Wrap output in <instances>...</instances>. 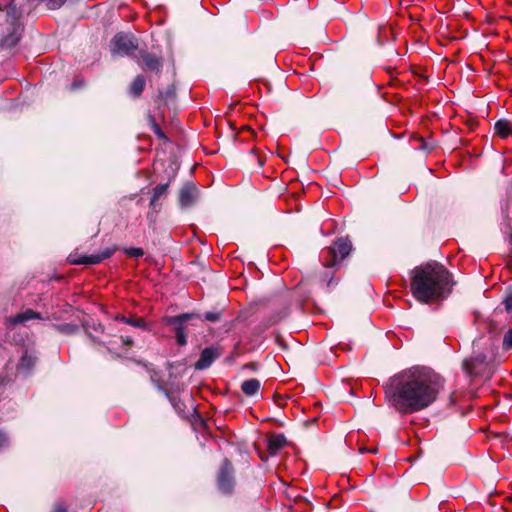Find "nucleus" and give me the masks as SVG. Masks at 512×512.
<instances>
[{
    "label": "nucleus",
    "mask_w": 512,
    "mask_h": 512,
    "mask_svg": "<svg viewBox=\"0 0 512 512\" xmlns=\"http://www.w3.org/2000/svg\"><path fill=\"white\" fill-rule=\"evenodd\" d=\"M502 346H503L504 350L512 349V329H509L505 333L504 338H503Z\"/></svg>",
    "instance_id": "obj_20"
},
{
    "label": "nucleus",
    "mask_w": 512,
    "mask_h": 512,
    "mask_svg": "<svg viewBox=\"0 0 512 512\" xmlns=\"http://www.w3.org/2000/svg\"><path fill=\"white\" fill-rule=\"evenodd\" d=\"M205 319L208 321H216L218 319V315L215 313L209 312V313L205 314Z\"/></svg>",
    "instance_id": "obj_28"
},
{
    "label": "nucleus",
    "mask_w": 512,
    "mask_h": 512,
    "mask_svg": "<svg viewBox=\"0 0 512 512\" xmlns=\"http://www.w3.org/2000/svg\"><path fill=\"white\" fill-rule=\"evenodd\" d=\"M442 387L440 377L423 367H412L392 376L384 385L388 404L400 414L429 407Z\"/></svg>",
    "instance_id": "obj_1"
},
{
    "label": "nucleus",
    "mask_w": 512,
    "mask_h": 512,
    "mask_svg": "<svg viewBox=\"0 0 512 512\" xmlns=\"http://www.w3.org/2000/svg\"><path fill=\"white\" fill-rule=\"evenodd\" d=\"M145 87V79L143 76H137L130 85V93L139 96Z\"/></svg>",
    "instance_id": "obj_19"
},
{
    "label": "nucleus",
    "mask_w": 512,
    "mask_h": 512,
    "mask_svg": "<svg viewBox=\"0 0 512 512\" xmlns=\"http://www.w3.org/2000/svg\"><path fill=\"white\" fill-rule=\"evenodd\" d=\"M9 445V439L5 433L0 431V450Z\"/></svg>",
    "instance_id": "obj_23"
},
{
    "label": "nucleus",
    "mask_w": 512,
    "mask_h": 512,
    "mask_svg": "<svg viewBox=\"0 0 512 512\" xmlns=\"http://www.w3.org/2000/svg\"><path fill=\"white\" fill-rule=\"evenodd\" d=\"M221 355V350L216 347H208L205 348L201 355L199 360L195 364V368L197 370H203L208 368L214 360H216Z\"/></svg>",
    "instance_id": "obj_11"
},
{
    "label": "nucleus",
    "mask_w": 512,
    "mask_h": 512,
    "mask_svg": "<svg viewBox=\"0 0 512 512\" xmlns=\"http://www.w3.org/2000/svg\"><path fill=\"white\" fill-rule=\"evenodd\" d=\"M260 386V381L253 378L244 381L241 385V390L246 396H253L259 391Z\"/></svg>",
    "instance_id": "obj_16"
},
{
    "label": "nucleus",
    "mask_w": 512,
    "mask_h": 512,
    "mask_svg": "<svg viewBox=\"0 0 512 512\" xmlns=\"http://www.w3.org/2000/svg\"><path fill=\"white\" fill-rule=\"evenodd\" d=\"M115 320L123 322L128 325H131L133 327L146 329V322H145L144 318H142V317H136V316L126 317L124 315H116Z\"/></svg>",
    "instance_id": "obj_15"
},
{
    "label": "nucleus",
    "mask_w": 512,
    "mask_h": 512,
    "mask_svg": "<svg viewBox=\"0 0 512 512\" xmlns=\"http://www.w3.org/2000/svg\"><path fill=\"white\" fill-rule=\"evenodd\" d=\"M453 285L452 274L437 261L423 263L410 272V290L420 303L429 304L447 298Z\"/></svg>",
    "instance_id": "obj_2"
},
{
    "label": "nucleus",
    "mask_w": 512,
    "mask_h": 512,
    "mask_svg": "<svg viewBox=\"0 0 512 512\" xmlns=\"http://www.w3.org/2000/svg\"><path fill=\"white\" fill-rule=\"evenodd\" d=\"M508 243L510 245V248H509V255H510V261L512 262V229H510L509 231V234H508Z\"/></svg>",
    "instance_id": "obj_27"
},
{
    "label": "nucleus",
    "mask_w": 512,
    "mask_h": 512,
    "mask_svg": "<svg viewBox=\"0 0 512 512\" xmlns=\"http://www.w3.org/2000/svg\"><path fill=\"white\" fill-rule=\"evenodd\" d=\"M138 47L134 36L118 33L111 42V53L113 56H131Z\"/></svg>",
    "instance_id": "obj_7"
},
{
    "label": "nucleus",
    "mask_w": 512,
    "mask_h": 512,
    "mask_svg": "<svg viewBox=\"0 0 512 512\" xmlns=\"http://www.w3.org/2000/svg\"><path fill=\"white\" fill-rule=\"evenodd\" d=\"M32 364V360L30 357H28L27 355H24L22 358H21V361H20V365L21 366H29Z\"/></svg>",
    "instance_id": "obj_26"
},
{
    "label": "nucleus",
    "mask_w": 512,
    "mask_h": 512,
    "mask_svg": "<svg viewBox=\"0 0 512 512\" xmlns=\"http://www.w3.org/2000/svg\"><path fill=\"white\" fill-rule=\"evenodd\" d=\"M364 451H367V450L364 449V448H360V452H364ZM368 451L369 452H376V449H369Z\"/></svg>",
    "instance_id": "obj_30"
},
{
    "label": "nucleus",
    "mask_w": 512,
    "mask_h": 512,
    "mask_svg": "<svg viewBox=\"0 0 512 512\" xmlns=\"http://www.w3.org/2000/svg\"><path fill=\"white\" fill-rule=\"evenodd\" d=\"M352 251V243L348 237L338 238L333 246L322 252V263L325 268L337 267Z\"/></svg>",
    "instance_id": "obj_5"
},
{
    "label": "nucleus",
    "mask_w": 512,
    "mask_h": 512,
    "mask_svg": "<svg viewBox=\"0 0 512 512\" xmlns=\"http://www.w3.org/2000/svg\"><path fill=\"white\" fill-rule=\"evenodd\" d=\"M332 280H333V278H332V276H331V277H330V279H329V281H328V283H327V284H328V286L331 284Z\"/></svg>",
    "instance_id": "obj_32"
},
{
    "label": "nucleus",
    "mask_w": 512,
    "mask_h": 512,
    "mask_svg": "<svg viewBox=\"0 0 512 512\" xmlns=\"http://www.w3.org/2000/svg\"><path fill=\"white\" fill-rule=\"evenodd\" d=\"M32 319H41V316L39 313L33 311L32 309H27L26 311L19 313L16 316L7 318L6 324L8 326H15L19 323H24Z\"/></svg>",
    "instance_id": "obj_12"
},
{
    "label": "nucleus",
    "mask_w": 512,
    "mask_h": 512,
    "mask_svg": "<svg viewBox=\"0 0 512 512\" xmlns=\"http://www.w3.org/2000/svg\"><path fill=\"white\" fill-rule=\"evenodd\" d=\"M462 367L471 378H490L495 368L493 347L486 345L474 350L472 355L463 361Z\"/></svg>",
    "instance_id": "obj_3"
},
{
    "label": "nucleus",
    "mask_w": 512,
    "mask_h": 512,
    "mask_svg": "<svg viewBox=\"0 0 512 512\" xmlns=\"http://www.w3.org/2000/svg\"><path fill=\"white\" fill-rule=\"evenodd\" d=\"M116 250L117 248L114 246L111 248H106L100 253L92 255L78 256L77 254H70L68 261L73 265H95L101 263L105 259L110 258Z\"/></svg>",
    "instance_id": "obj_8"
},
{
    "label": "nucleus",
    "mask_w": 512,
    "mask_h": 512,
    "mask_svg": "<svg viewBox=\"0 0 512 512\" xmlns=\"http://www.w3.org/2000/svg\"><path fill=\"white\" fill-rule=\"evenodd\" d=\"M142 59H143V62H144L145 69L150 70V71L159 72V70L161 68V60H160V58H158V57H156V56H154L152 54L143 52L142 53Z\"/></svg>",
    "instance_id": "obj_14"
},
{
    "label": "nucleus",
    "mask_w": 512,
    "mask_h": 512,
    "mask_svg": "<svg viewBox=\"0 0 512 512\" xmlns=\"http://www.w3.org/2000/svg\"><path fill=\"white\" fill-rule=\"evenodd\" d=\"M286 438L282 434H272L268 437L267 449L270 455H276L285 445Z\"/></svg>",
    "instance_id": "obj_13"
},
{
    "label": "nucleus",
    "mask_w": 512,
    "mask_h": 512,
    "mask_svg": "<svg viewBox=\"0 0 512 512\" xmlns=\"http://www.w3.org/2000/svg\"><path fill=\"white\" fill-rule=\"evenodd\" d=\"M504 306H505V309L508 311V312H511L512 311V295H508L504 302H503Z\"/></svg>",
    "instance_id": "obj_24"
},
{
    "label": "nucleus",
    "mask_w": 512,
    "mask_h": 512,
    "mask_svg": "<svg viewBox=\"0 0 512 512\" xmlns=\"http://www.w3.org/2000/svg\"><path fill=\"white\" fill-rule=\"evenodd\" d=\"M20 11L13 3L6 8H0V21L5 20L6 31H1L2 46L4 48L14 47L20 40L22 28L19 23Z\"/></svg>",
    "instance_id": "obj_4"
},
{
    "label": "nucleus",
    "mask_w": 512,
    "mask_h": 512,
    "mask_svg": "<svg viewBox=\"0 0 512 512\" xmlns=\"http://www.w3.org/2000/svg\"><path fill=\"white\" fill-rule=\"evenodd\" d=\"M121 341L126 347H131L133 345V339L130 336H122Z\"/></svg>",
    "instance_id": "obj_25"
},
{
    "label": "nucleus",
    "mask_w": 512,
    "mask_h": 512,
    "mask_svg": "<svg viewBox=\"0 0 512 512\" xmlns=\"http://www.w3.org/2000/svg\"><path fill=\"white\" fill-rule=\"evenodd\" d=\"M124 252L126 255H128L130 257H134V258H139L144 255V251L142 248H134V247L126 248L124 250Z\"/></svg>",
    "instance_id": "obj_21"
},
{
    "label": "nucleus",
    "mask_w": 512,
    "mask_h": 512,
    "mask_svg": "<svg viewBox=\"0 0 512 512\" xmlns=\"http://www.w3.org/2000/svg\"><path fill=\"white\" fill-rule=\"evenodd\" d=\"M494 129L501 138H506L511 133V124L508 120L501 119L495 123Z\"/></svg>",
    "instance_id": "obj_17"
},
{
    "label": "nucleus",
    "mask_w": 512,
    "mask_h": 512,
    "mask_svg": "<svg viewBox=\"0 0 512 512\" xmlns=\"http://www.w3.org/2000/svg\"><path fill=\"white\" fill-rule=\"evenodd\" d=\"M218 487L219 489L225 493L230 494L234 488V479H233V467L232 464L225 460L221 466L218 475Z\"/></svg>",
    "instance_id": "obj_9"
},
{
    "label": "nucleus",
    "mask_w": 512,
    "mask_h": 512,
    "mask_svg": "<svg viewBox=\"0 0 512 512\" xmlns=\"http://www.w3.org/2000/svg\"><path fill=\"white\" fill-rule=\"evenodd\" d=\"M198 197V188L194 184L188 183L180 190L179 203L183 208L190 207L197 201Z\"/></svg>",
    "instance_id": "obj_10"
},
{
    "label": "nucleus",
    "mask_w": 512,
    "mask_h": 512,
    "mask_svg": "<svg viewBox=\"0 0 512 512\" xmlns=\"http://www.w3.org/2000/svg\"><path fill=\"white\" fill-rule=\"evenodd\" d=\"M48 1V7L51 9H57L63 5L65 0H47Z\"/></svg>",
    "instance_id": "obj_22"
},
{
    "label": "nucleus",
    "mask_w": 512,
    "mask_h": 512,
    "mask_svg": "<svg viewBox=\"0 0 512 512\" xmlns=\"http://www.w3.org/2000/svg\"><path fill=\"white\" fill-rule=\"evenodd\" d=\"M53 512H67V510L64 507H62L61 505H57L54 508Z\"/></svg>",
    "instance_id": "obj_29"
},
{
    "label": "nucleus",
    "mask_w": 512,
    "mask_h": 512,
    "mask_svg": "<svg viewBox=\"0 0 512 512\" xmlns=\"http://www.w3.org/2000/svg\"><path fill=\"white\" fill-rule=\"evenodd\" d=\"M73 88H77L79 86L78 82L75 81L73 84H72Z\"/></svg>",
    "instance_id": "obj_31"
},
{
    "label": "nucleus",
    "mask_w": 512,
    "mask_h": 512,
    "mask_svg": "<svg viewBox=\"0 0 512 512\" xmlns=\"http://www.w3.org/2000/svg\"><path fill=\"white\" fill-rule=\"evenodd\" d=\"M167 189H168V184H160L158 186H156L154 189H153V194H152V197L150 199V206L152 208H155L156 207V203L157 201L166 195L167 193Z\"/></svg>",
    "instance_id": "obj_18"
},
{
    "label": "nucleus",
    "mask_w": 512,
    "mask_h": 512,
    "mask_svg": "<svg viewBox=\"0 0 512 512\" xmlns=\"http://www.w3.org/2000/svg\"><path fill=\"white\" fill-rule=\"evenodd\" d=\"M193 319H199L197 314L183 313L177 316H168L164 319V324L173 327L176 342L179 346L187 344L188 322Z\"/></svg>",
    "instance_id": "obj_6"
}]
</instances>
